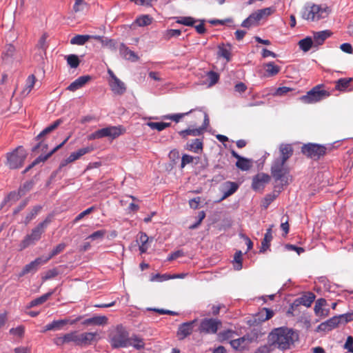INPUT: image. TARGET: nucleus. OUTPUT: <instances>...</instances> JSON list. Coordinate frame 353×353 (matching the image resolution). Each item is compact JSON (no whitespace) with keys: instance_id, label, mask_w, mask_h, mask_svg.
Listing matches in <instances>:
<instances>
[{"instance_id":"1","label":"nucleus","mask_w":353,"mask_h":353,"mask_svg":"<svg viewBox=\"0 0 353 353\" xmlns=\"http://www.w3.org/2000/svg\"><path fill=\"white\" fill-rule=\"evenodd\" d=\"M298 335L292 329L278 327L273 330L268 336V341L274 347L285 351L294 346Z\"/></svg>"},{"instance_id":"2","label":"nucleus","mask_w":353,"mask_h":353,"mask_svg":"<svg viewBox=\"0 0 353 353\" xmlns=\"http://www.w3.org/2000/svg\"><path fill=\"white\" fill-rule=\"evenodd\" d=\"M129 333L122 325H118L112 328L109 334V341L112 347H130Z\"/></svg>"},{"instance_id":"3","label":"nucleus","mask_w":353,"mask_h":353,"mask_svg":"<svg viewBox=\"0 0 353 353\" xmlns=\"http://www.w3.org/2000/svg\"><path fill=\"white\" fill-rule=\"evenodd\" d=\"M330 12L327 6L313 4L305 6L301 11V15L305 20L314 21L327 17Z\"/></svg>"},{"instance_id":"4","label":"nucleus","mask_w":353,"mask_h":353,"mask_svg":"<svg viewBox=\"0 0 353 353\" xmlns=\"http://www.w3.org/2000/svg\"><path fill=\"white\" fill-rule=\"evenodd\" d=\"M52 219V216L49 215L43 221L41 222L34 228H33L31 233L26 235L24 239L21 242L19 245L20 250H23L31 244L38 241L41 239V234L44 232L45 228H46L48 224L51 223Z\"/></svg>"},{"instance_id":"5","label":"nucleus","mask_w":353,"mask_h":353,"mask_svg":"<svg viewBox=\"0 0 353 353\" xmlns=\"http://www.w3.org/2000/svg\"><path fill=\"white\" fill-rule=\"evenodd\" d=\"M330 96V92L325 89L324 84H319L300 97L301 102L307 104L318 103Z\"/></svg>"},{"instance_id":"6","label":"nucleus","mask_w":353,"mask_h":353,"mask_svg":"<svg viewBox=\"0 0 353 353\" xmlns=\"http://www.w3.org/2000/svg\"><path fill=\"white\" fill-rule=\"evenodd\" d=\"M125 131V130L122 125H108L90 134L88 136V139L94 140L107 137L113 140L123 134Z\"/></svg>"},{"instance_id":"7","label":"nucleus","mask_w":353,"mask_h":353,"mask_svg":"<svg viewBox=\"0 0 353 353\" xmlns=\"http://www.w3.org/2000/svg\"><path fill=\"white\" fill-rule=\"evenodd\" d=\"M286 161L274 158L271 165V174L276 181H280L282 185L288 183V169L285 165Z\"/></svg>"},{"instance_id":"8","label":"nucleus","mask_w":353,"mask_h":353,"mask_svg":"<svg viewBox=\"0 0 353 353\" xmlns=\"http://www.w3.org/2000/svg\"><path fill=\"white\" fill-rule=\"evenodd\" d=\"M27 152L22 146H19L6 155V165L10 169H18L23 165Z\"/></svg>"},{"instance_id":"9","label":"nucleus","mask_w":353,"mask_h":353,"mask_svg":"<svg viewBox=\"0 0 353 353\" xmlns=\"http://www.w3.org/2000/svg\"><path fill=\"white\" fill-rule=\"evenodd\" d=\"M274 7H268L256 10L252 13L241 23V26L244 28H250L259 25V21L263 19H266L275 12Z\"/></svg>"},{"instance_id":"10","label":"nucleus","mask_w":353,"mask_h":353,"mask_svg":"<svg viewBox=\"0 0 353 353\" xmlns=\"http://www.w3.org/2000/svg\"><path fill=\"white\" fill-rule=\"evenodd\" d=\"M301 152L308 158L318 160L326 153V148L323 145L308 143L301 147Z\"/></svg>"},{"instance_id":"11","label":"nucleus","mask_w":353,"mask_h":353,"mask_svg":"<svg viewBox=\"0 0 353 353\" xmlns=\"http://www.w3.org/2000/svg\"><path fill=\"white\" fill-rule=\"evenodd\" d=\"M222 322L218 319L205 318L200 322L199 331L201 334H214L221 326Z\"/></svg>"},{"instance_id":"12","label":"nucleus","mask_w":353,"mask_h":353,"mask_svg":"<svg viewBox=\"0 0 353 353\" xmlns=\"http://www.w3.org/2000/svg\"><path fill=\"white\" fill-rule=\"evenodd\" d=\"M108 73L110 75L109 85L112 92L117 95L123 94L126 91L125 83L114 74L112 70L108 69Z\"/></svg>"},{"instance_id":"13","label":"nucleus","mask_w":353,"mask_h":353,"mask_svg":"<svg viewBox=\"0 0 353 353\" xmlns=\"http://www.w3.org/2000/svg\"><path fill=\"white\" fill-rule=\"evenodd\" d=\"M90 39L99 41L103 43V45L105 46H108V44L111 45L113 42L111 39L104 41L102 37L98 35L77 34L71 39L70 43L72 45L83 46Z\"/></svg>"},{"instance_id":"14","label":"nucleus","mask_w":353,"mask_h":353,"mask_svg":"<svg viewBox=\"0 0 353 353\" xmlns=\"http://www.w3.org/2000/svg\"><path fill=\"white\" fill-rule=\"evenodd\" d=\"M81 319V316H78L76 319L73 320H70L69 319H60V320H54L50 323L47 324L44 327V332L49 331V330H61L64 328V327L68 325H74L76 323H77L80 319Z\"/></svg>"},{"instance_id":"15","label":"nucleus","mask_w":353,"mask_h":353,"mask_svg":"<svg viewBox=\"0 0 353 353\" xmlns=\"http://www.w3.org/2000/svg\"><path fill=\"white\" fill-rule=\"evenodd\" d=\"M196 321V319H194L193 321L185 322L179 325L176 332V336L179 340L182 341L192 334L194 330V325Z\"/></svg>"},{"instance_id":"16","label":"nucleus","mask_w":353,"mask_h":353,"mask_svg":"<svg viewBox=\"0 0 353 353\" xmlns=\"http://www.w3.org/2000/svg\"><path fill=\"white\" fill-rule=\"evenodd\" d=\"M46 263L47 262L46 260L44 259V256L38 257L30 263L26 265L21 272L19 273L18 276L22 277L26 274L34 273L38 270L41 265Z\"/></svg>"},{"instance_id":"17","label":"nucleus","mask_w":353,"mask_h":353,"mask_svg":"<svg viewBox=\"0 0 353 353\" xmlns=\"http://www.w3.org/2000/svg\"><path fill=\"white\" fill-rule=\"evenodd\" d=\"M68 137H67L62 143L54 147L52 150H51L49 152L46 154H41L34 161L30 164L26 168L23 170V173L28 172L32 168H33L37 164L46 161L50 157H51L55 152H57L59 149L62 148L65 143L68 141Z\"/></svg>"},{"instance_id":"18","label":"nucleus","mask_w":353,"mask_h":353,"mask_svg":"<svg viewBox=\"0 0 353 353\" xmlns=\"http://www.w3.org/2000/svg\"><path fill=\"white\" fill-rule=\"evenodd\" d=\"M92 149L93 148L92 147L88 146L85 148H82L76 152H72L66 159L61 161L59 165V168L61 169L62 168L65 167L67 164L79 159L84 154L91 152Z\"/></svg>"},{"instance_id":"19","label":"nucleus","mask_w":353,"mask_h":353,"mask_svg":"<svg viewBox=\"0 0 353 353\" xmlns=\"http://www.w3.org/2000/svg\"><path fill=\"white\" fill-rule=\"evenodd\" d=\"M270 180L269 174L265 173H259L253 177L252 187L254 190H262L265 184Z\"/></svg>"},{"instance_id":"20","label":"nucleus","mask_w":353,"mask_h":353,"mask_svg":"<svg viewBox=\"0 0 353 353\" xmlns=\"http://www.w3.org/2000/svg\"><path fill=\"white\" fill-rule=\"evenodd\" d=\"M294 150L292 145L290 143H281L279 146V159L287 161L292 155Z\"/></svg>"},{"instance_id":"21","label":"nucleus","mask_w":353,"mask_h":353,"mask_svg":"<svg viewBox=\"0 0 353 353\" xmlns=\"http://www.w3.org/2000/svg\"><path fill=\"white\" fill-rule=\"evenodd\" d=\"M341 321L339 316H334L325 322L321 323L318 326V330L321 331H330L341 325Z\"/></svg>"},{"instance_id":"22","label":"nucleus","mask_w":353,"mask_h":353,"mask_svg":"<svg viewBox=\"0 0 353 353\" xmlns=\"http://www.w3.org/2000/svg\"><path fill=\"white\" fill-rule=\"evenodd\" d=\"M217 55L225 59L226 62H230L232 59V46L230 44L221 43L218 46Z\"/></svg>"},{"instance_id":"23","label":"nucleus","mask_w":353,"mask_h":353,"mask_svg":"<svg viewBox=\"0 0 353 353\" xmlns=\"http://www.w3.org/2000/svg\"><path fill=\"white\" fill-rule=\"evenodd\" d=\"M97 336V332H83L79 334V346L85 347L91 345Z\"/></svg>"},{"instance_id":"24","label":"nucleus","mask_w":353,"mask_h":353,"mask_svg":"<svg viewBox=\"0 0 353 353\" xmlns=\"http://www.w3.org/2000/svg\"><path fill=\"white\" fill-rule=\"evenodd\" d=\"M119 52L121 55L125 59L132 62L137 61L139 57L134 52L132 51L128 47L123 43L121 44L119 48Z\"/></svg>"},{"instance_id":"25","label":"nucleus","mask_w":353,"mask_h":353,"mask_svg":"<svg viewBox=\"0 0 353 353\" xmlns=\"http://www.w3.org/2000/svg\"><path fill=\"white\" fill-rule=\"evenodd\" d=\"M332 34L330 30H323L319 32H315L313 34V42L314 46H319L322 45L324 41L329 38Z\"/></svg>"},{"instance_id":"26","label":"nucleus","mask_w":353,"mask_h":353,"mask_svg":"<svg viewBox=\"0 0 353 353\" xmlns=\"http://www.w3.org/2000/svg\"><path fill=\"white\" fill-rule=\"evenodd\" d=\"M263 68L265 69L264 77H274L281 71V67L276 65L273 61L264 63Z\"/></svg>"},{"instance_id":"27","label":"nucleus","mask_w":353,"mask_h":353,"mask_svg":"<svg viewBox=\"0 0 353 353\" xmlns=\"http://www.w3.org/2000/svg\"><path fill=\"white\" fill-rule=\"evenodd\" d=\"M91 79V77L89 75L81 76L74 81L68 87V90L70 91H75L82 88L85 83H87Z\"/></svg>"},{"instance_id":"28","label":"nucleus","mask_w":353,"mask_h":353,"mask_svg":"<svg viewBox=\"0 0 353 353\" xmlns=\"http://www.w3.org/2000/svg\"><path fill=\"white\" fill-rule=\"evenodd\" d=\"M248 336H243L236 339L231 340L230 344L233 349L239 351L245 350L248 343Z\"/></svg>"},{"instance_id":"29","label":"nucleus","mask_w":353,"mask_h":353,"mask_svg":"<svg viewBox=\"0 0 353 353\" xmlns=\"http://www.w3.org/2000/svg\"><path fill=\"white\" fill-rule=\"evenodd\" d=\"M203 139H195L186 144V150L194 153H201L203 151Z\"/></svg>"},{"instance_id":"30","label":"nucleus","mask_w":353,"mask_h":353,"mask_svg":"<svg viewBox=\"0 0 353 353\" xmlns=\"http://www.w3.org/2000/svg\"><path fill=\"white\" fill-rule=\"evenodd\" d=\"M108 323V318L105 316H95L87 319L82 322L83 325H103Z\"/></svg>"},{"instance_id":"31","label":"nucleus","mask_w":353,"mask_h":353,"mask_svg":"<svg viewBox=\"0 0 353 353\" xmlns=\"http://www.w3.org/2000/svg\"><path fill=\"white\" fill-rule=\"evenodd\" d=\"M272 228V225H270V227L266 230V232L264 235V238L261 242V248L260 249V252H264L265 251L268 250L270 246V242L273 239Z\"/></svg>"},{"instance_id":"32","label":"nucleus","mask_w":353,"mask_h":353,"mask_svg":"<svg viewBox=\"0 0 353 353\" xmlns=\"http://www.w3.org/2000/svg\"><path fill=\"white\" fill-rule=\"evenodd\" d=\"M61 123L62 121L61 119H57L47 126L35 137L36 141L41 139L44 136L54 130Z\"/></svg>"},{"instance_id":"33","label":"nucleus","mask_w":353,"mask_h":353,"mask_svg":"<svg viewBox=\"0 0 353 353\" xmlns=\"http://www.w3.org/2000/svg\"><path fill=\"white\" fill-rule=\"evenodd\" d=\"M130 346H132L136 350H141L145 347L143 339L137 334H132L129 337Z\"/></svg>"},{"instance_id":"34","label":"nucleus","mask_w":353,"mask_h":353,"mask_svg":"<svg viewBox=\"0 0 353 353\" xmlns=\"http://www.w3.org/2000/svg\"><path fill=\"white\" fill-rule=\"evenodd\" d=\"M54 291L52 290L48 293L43 294L42 296L34 299L29 303L28 307H33L39 305H41L45 303L53 294Z\"/></svg>"},{"instance_id":"35","label":"nucleus","mask_w":353,"mask_h":353,"mask_svg":"<svg viewBox=\"0 0 353 353\" xmlns=\"http://www.w3.org/2000/svg\"><path fill=\"white\" fill-rule=\"evenodd\" d=\"M35 81H36V77L34 74H31V75L28 76V77L26 79V86L23 88V90L21 91V95L23 97L27 96L30 92V91L32 90V89L33 88V87L34 85Z\"/></svg>"},{"instance_id":"36","label":"nucleus","mask_w":353,"mask_h":353,"mask_svg":"<svg viewBox=\"0 0 353 353\" xmlns=\"http://www.w3.org/2000/svg\"><path fill=\"white\" fill-rule=\"evenodd\" d=\"M315 299V295L312 292H308L307 294L303 295L301 297L298 299L296 301L304 306L310 307Z\"/></svg>"},{"instance_id":"37","label":"nucleus","mask_w":353,"mask_h":353,"mask_svg":"<svg viewBox=\"0 0 353 353\" xmlns=\"http://www.w3.org/2000/svg\"><path fill=\"white\" fill-rule=\"evenodd\" d=\"M352 81V78H341L335 81V90L339 91L345 90Z\"/></svg>"},{"instance_id":"38","label":"nucleus","mask_w":353,"mask_h":353,"mask_svg":"<svg viewBox=\"0 0 353 353\" xmlns=\"http://www.w3.org/2000/svg\"><path fill=\"white\" fill-rule=\"evenodd\" d=\"M225 185L228 188V190L223 192V195L221 198V200L225 199L228 196L234 194L238 189V185L235 182L227 181L225 183Z\"/></svg>"},{"instance_id":"39","label":"nucleus","mask_w":353,"mask_h":353,"mask_svg":"<svg viewBox=\"0 0 353 353\" xmlns=\"http://www.w3.org/2000/svg\"><path fill=\"white\" fill-rule=\"evenodd\" d=\"M299 48L304 52L309 51L312 46H314L313 40L311 37H307L303 39L299 42Z\"/></svg>"},{"instance_id":"40","label":"nucleus","mask_w":353,"mask_h":353,"mask_svg":"<svg viewBox=\"0 0 353 353\" xmlns=\"http://www.w3.org/2000/svg\"><path fill=\"white\" fill-rule=\"evenodd\" d=\"M42 209L41 205H35L32 208V209L28 212L25 217L24 223L25 224H28L33 219H34L37 215L39 213L41 210Z\"/></svg>"},{"instance_id":"41","label":"nucleus","mask_w":353,"mask_h":353,"mask_svg":"<svg viewBox=\"0 0 353 353\" xmlns=\"http://www.w3.org/2000/svg\"><path fill=\"white\" fill-rule=\"evenodd\" d=\"M236 166L242 171H247L252 167V161L250 159L242 157L236 162Z\"/></svg>"},{"instance_id":"42","label":"nucleus","mask_w":353,"mask_h":353,"mask_svg":"<svg viewBox=\"0 0 353 353\" xmlns=\"http://www.w3.org/2000/svg\"><path fill=\"white\" fill-rule=\"evenodd\" d=\"M64 339L65 341H68V343L72 342L75 345L79 346V337L77 331H72L65 334Z\"/></svg>"},{"instance_id":"43","label":"nucleus","mask_w":353,"mask_h":353,"mask_svg":"<svg viewBox=\"0 0 353 353\" xmlns=\"http://www.w3.org/2000/svg\"><path fill=\"white\" fill-rule=\"evenodd\" d=\"M66 247V244L64 243H59L50 252V254L48 256L44 257V259L46 260V262H48L50 259H51L54 256L59 254L61 252L64 250V249Z\"/></svg>"},{"instance_id":"44","label":"nucleus","mask_w":353,"mask_h":353,"mask_svg":"<svg viewBox=\"0 0 353 353\" xmlns=\"http://www.w3.org/2000/svg\"><path fill=\"white\" fill-rule=\"evenodd\" d=\"M202 134H203V132L202 131V129L200 128V127L199 128H194V129L188 128V129H186V130H182L181 132H180V134L183 137H186L187 136H189V135L196 137V136L201 135Z\"/></svg>"},{"instance_id":"45","label":"nucleus","mask_w":353,"mask_h":353,"mask_svg":"<svg viewBox=\"0 0 353 353\" xmlns=\"http://www.w3.org/2000/svg\"><path fill=\"white\" fill-rule=\"evenodd\" d=\"M181 34V31L176 29L166 30L163 33V37L165 40H170L172 37H179Z\"/></svg>"},{"instance_id":"46","label":"nucleus","mask_w":353,"mask_h":353,"mask_svg":"<svg viewBox=\"0 0 353 353\" xmlns=\"http://www.w3.org/2000/svg\"><path fill=\"white\" fill-rule=\"evenodd\" d=\"M147 125L152 130H157L160 132L170 126V123L165 122H148Z\"/></svg>"},{"instance_id":"47","label":"nucleus","mask_w":353,"mask_h":353,"mask_svg":"<svg viewBox=\"0 0 353 353\" xmlns=\"http://www.w3.org/2000/svg\"><path fill=\"white\" fill-rule=\"evenodd\" d=\"M325 304L326 301L324 299H319L316 301L314 308L316 315L321 316L323 314V307L325 305Z\"/></svg>"},{"instance_id":"48","label":"nucleus","mask_w":353,"mask_h":353,"mask_svg":"<svg viewBox=\"0 0 353 353\" xmlns=\"http://www.w3.org/2000/svg\"><path fill=\"white\" fill-rule=\"evenodd\" d=\"M15 52V48L12 44H8L6 46V49L2 54V58L3 60H8L12 57Z\"/></svg>"},{"instance_id":"49","label":"nucleus","mask_w":353,"mask_h":353,"mask_svg":"<svg viewBox=\"0 0 353 353\" xmlns=\"http://www.w3.org/2000/svg\"><path fill=\"white\" fill-rule=\"evenodd\" d=\"M196 20L191 17H181L176 20L177 23H180L187 26H194Z\"/></svg>"},{"instance_id":"50","label":"nucleus","mask_w":353,"mask_h":353,"mask_svg":"<svg viewBox=\"0 0 353 353\" xmlns=\"http://www.w3.org/2000/svg\"><path fill=\"white\" fill-rule=\"evenodd\" d=\"M88 7V3L84 0H75L73 10L75 12H83Z\"/></svg>"},{"instance_id":"51","label":"nucleus","mask_w":353,"mask_h":353,"mask_svg":"<svg viewBox=\"0 0 353 353\" xmlns=\"http://www.w3.org/2000/svg\"><path fill=\"white\" fill-rule=\"evenodd\" d=\"M139 241L141 243V245H139V250H140L141 253L146 252V251L148 248V247L147 245V243L148 241V236L144 233H141V234L139 237Z\"/></svg>"},{"instance_id":"52","label":"nucleus","mask_w":353,"mask_h":353,"mask_svg":"<svg viewBox=\"0 0 353 353\" xmlns=\"http://www.w3.org/2000/svg\"><path fill=\"white\" fill-rule=\"evenodd\" d=\"M135 22L139 26H148L152 23V18L148 15H142L137 18Z\"/></svg>"},{"instance_id":"53","label":"nucleus","mask_w":353,"mask_h":353,"mask_svg":"<svg viewBox=\"0 0 353 353\" xmlns=\"http://www.w3.org/2000/svg\"><path fill=\"white\" fill-rule=\"evenodd\" d=\"M68 64L72 68H76L79 65V59L76 54H70L67 57Z\"/></svg>"},{"instance_id":"54","label":"nucleus","mask_w":353,"mask_h":353,"mask_svg":"<svg viewBox=\"0 0 353 353\" xmlns=\"http://www.w3.org/2000/svg\"><path fill=\"white\" fill-rule=\"evenodd\" d=\"M34 182L32 181H26L23 184H22L19 188V190L20 191V193L23 195H25L27 192L30 191L32 188H33Z\"/></svg>"},{"instance_id":"55","label":"nucleus","mask_w":353,"mask_h":353,"mask_svg":"<svg viewBox=\"0 0 353 353\" xmlns=\"http://www.w3.org/2000/svg\"><path fill=\"white\" fill-rule=\"evenodd\" d=\"M234 261L235 262L234 268L236 270H240L242 268V252L237 251L234 254Z\"/></svg>"},{"instance_id":"56","label":"nucleus","mask_w":353,"mask_h":353,"mask_svg":"<svg viewBox=\"0 0 353 353\" xmlns=\"http://www.w3.org/2000/svg\"><path fill=\"white\" fill-rule=\"evenodd\" d=\"M38 143L32 148L33 152H46L48 148V144L42 139L38 141Z\"/></svg>"},{"instance_id":"57","label":"nucleus","mask_w":353,"mask_h":353,"mask_svg":"<svg viewBox=\"0 0 353 353\" xmlns=\"http://www.w3.org/2000/svg\"><path fill=\"white\" fill-rule=\"evenodd\" d=\"M292 91H294V88H290V87H286V86H283V87H279L278 88L276 91L274 92V95L275 96H279V97H281V96H284V95H286L288 94L290 92H292Z\"/></svg>"},{"instance_id":"58","label":"nucleus","mask_w":353,"mask_h":353,"mask_svg":"<svg viewBox=\"0 0 353 353\" xmlns=\"http://www.w3.org/2000/svg\"><path fill=\"white\" fill-rule=\"evenodd\" d=\"M277 196L278 194L274 192L268 194L263 201V206L265 208H267L270 205V203L277 197Z\"/></svg>"},{"instance_id":"59","label":"nucleus","mask_w":353,"mask_h":353,"mask_svg":"<svg viewBox=\"0 0 353 353\" xmlns=\"http://www.w3.org/2000/svg\"><path fill=\"white\" fill-rule=\"evenodd\" d=\"M22 196H23L22 194L20 193V191L18 190V191H12L10 192V194L8 195V196L5 199L4 202L6 203L9 201H18Z\"/></svg>"},{"instance_id":"60","label":"nucleus","mask_w":353,"mask_h":353,"mask_svg":"<svg viewBox=\"0 0 353 353\" xmlns=\"http://www.w3.org/2000/svg\"><path fill=\"white\" fill-rule=\"evenodd\" d=\"M208 78L209 79V85H214L219 79V74L214 71H210L208 73Z\"/></svg>"},{"instance_id":"61","label":"nucleus","mask_w":353,"mask_h":353,"mask_svg":"<svg viewBox=\"0 0 353 353\" xmlns=\"http://www.w3.org/2000/svg\"><path fill=\"white\" fill-rule=\"evenodd\" d=\"M95 209V207L94 206H92L88 209H86L85 210L83 211L82 212H81L79 214H78L75 219H74V223H77L78 221H79L81 219H82L85 216H87L88 214H90V213H92Z\"/></svg>"},{"instance_id":"62","label":"nucleus","mask_w":353,"mask_h":353,"mask_svg":"<svg viewBox=\"0 0 353 353\" xmlns=\"http://www.w3.org/2000/svg\"><path fill=\"white\" fill-rule=\"evenodd\" d=\"M106 232L104 230H97L92 234H91L88 239H90L91 240H97V239H102L105 235Z\"/></svg>"},{"instance_id":"63","label":"nucleus","mask_w":353,"mask_h":353,"mask_svg":"<svg viewBox=\"0 0 353 353\" xmlns=\"http://www.w3.org/2000/svg\"><path fill=\"white\" fill-rule=\"evenodd\" d=\"M341 324H345L353 321V312H347L346 314L339 315Z\"/></svg>"},{"instance_id":"64","label":"nucleus","mask_w":353,"mask_h":353,"mask_svg":"<svg viewBox=\"0 0 353 353\" xmlns=\"http://www.w3.org/2000/svg\"><path fill=\"white\" fill-rule=\"evenodd\" d=\"M272 347L271 343L268 345H262L256 350L255 353H270L272 351Z\"/></svg>"}]
</instances>
